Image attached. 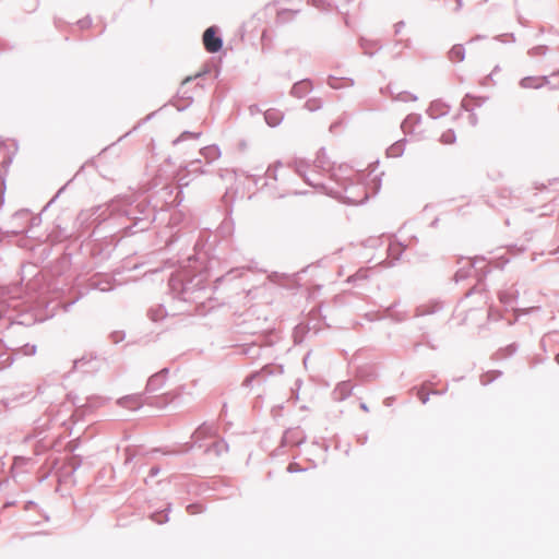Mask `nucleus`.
<instances>
[{
  "label": "nucleus",
  "mask_w": 559,
  "mask_h": 559,
  "mask_svg": "<svg viewBox=\"0 0 559 559\" xmlns=\"http://www.w3.org/2000/svg\"><path fill=\"white\" fill-rule=\"evenodd\" d=\"M203 45L209 52H217L221 50L223 43L222 39L216 35L214 27H209L203 33Z\"/></svg>",
  "instance_id": "obj_1"
},
{
  "label": "nucleus",
  "mask_w": 559,
  "mask_h": 559,
  "mask_svg": "<svg viewBox=\"0 0 559 559\" xmlns=\"http://www.w3.org/2000/svg\"><path fill=\"white\" fill-rule=\"evenodd\" d=\"M450 56L453 61H462L464 58L463 49L461 47H454L452 48Z\"/></svg>",
  "instance_id": "obj_2"
}]
</instances>
